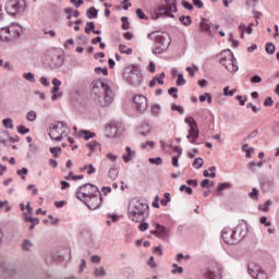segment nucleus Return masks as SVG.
<instances>
[{"mask_svg": "<svg viewBox=\"0 0 279 279\" xmlns=\"http://www.w3.org/2000/svg\"><path fill=\"white\" fill-rule=\"evenodd\" d=\"M222 240L227 245H236L241 241V234L236 233L234 229L225 228L222 230Z\"/></svg>", "mask_w": 279, "mask_h": 279, "instance_id": "11", "label": "nucleus"}, {"mask_svg": "<svg viewBox=\"0 0 279 279\" xmlns=\"http://www.w3.org/2000/svg\"><path fill=\"white\" fill-rule=\"evenodd\" d=\"M226 189H230V183H221L218 185L216 195H219V193H221V191H226Z\"/></svg>", "mask_w": 279, "mask_h": 279, "instance_id": "48", "label": "nucleus"}, {"mask_svg": "<svg viewBox=\"0 0 279 279\" xmlns=\"http://www.w3.org/2000/svg\"><path fill=\"white\" fill-rule=\"evenodd\" d=\"M107 160H110V162H117L119 160V156L114 155L112 153H108L106 155Z\"/></svg>", "mask_w": 279, "mask_h": 279, "instance_id": "51", "label": "nucleus"}, {"mask_svg": "<svg viewBox=\"0 0 279 279\" xmlns=\"http://www.w3.org/2000/svg\"><path fill=\"white\" fill-rule=\"evenodd\" d=\"M136 16H138L142 21H149V16L145 14L141 9H136L135 11Z\"/></svg>", "mask_w": 279, "mask_h": 279, "instance_id": "43", "label": "nucleus"}, {"mask_svg": "<svg viewBox=\"0 0 279 279\" xmlns=\"http://www.w3.org/2000/svg\"><path fill=\"white\" fill-rule=\"evenodd\" d=\"M120 53H125L126 56H132V48H128V46L121 44L119 46Z\"/></svg>", "mask_w": 279, "mask_h": 279, "instance_id": "35", "label": "nucleus"}, {"mask_svg": "<svg viewBox=\"0 0 279 279\" xmlns=\"http://www.w3.org/2000/svg\"><path fill=\"white\" fill-rule=\"evenodd\" d=\"M138 230H140V232H145V231L149 230V223L143 222V221L140 222Z\"/></svg>", "mask_w": 279, "mask_h": 279, "instance_id": "53", "label": "nucleus"}, {"mask_svg": "<svg viewBox=\"0 0 279 279\" xmlns=\"http://www.w3.org/2000/svg\"><path fill=\"white\" fill-rule=\"evenodd\" d=\"M95 29V23L94 22H87L85 27V34H90Z\"/></svg>", "mask_w": 279, "mask_h": 279, "instance_id": "49", "label": "nucleus"}, {"mask_svg": "<svg viewBox=\"0 0 279 279\" xmlns=\"http://www.w3.org/2000/svg\"><path fill=\"white\" fill-rule=\"evenodd\" d=\"M107 217L108 219H111V221L107 220V226H112V223H117V221L120 219L119 215L117 214H108Z\"/></svg>", "mask_w": 279, "mask_h": 279, "instance_id": "29", "label": "nucleus"}, {"mask_svg": "<svg viewBox=\"0 0 279 279\" xmlns=\"http://www.w3.org/2000/svg\"><path fill=\"white\" fill-rule=\"evenodd\" d=\"M154 80H156V84H160V86H162V84H165V72H161L159 75H156Z\"/></svg>", "mask_w": 279, "mask_h": 279, "instance_id": "47", "label": "nucleus"}, {"mask_svg": "<svg viewBox=\"0 0 279 279\" xmlns=\"http://www.w3.org/2000/svg\"><path fill=\"white\" fill-rule=\"evenodd\" d=\"M184 84H186V80H184V75L179 74L177 80V86H184Z\"/></svg>", "mask_w": 279, "mask_h": 279, "instance_id": "56", "label": "nucleus"}, {"mask_svg": "<svg viewBox=\"0 0 279 279\" xmlns=\"http://www.w3.org/2000/svg\"><path fill=\"white\" fill-rule=\"evenodd\" d=\"M265 49L266 53H269V56H274V53H276V46L271 43L266 44Z\"/></svg>", "mask_w": 279, "mask_h": 279, "instance_id": "36", "label": "nucleus"}, {"mask_svg": "<svg viewBox=\"0 0 279 279\" xmlns=\"http://www.w3.org/2000/svg\"><path fill=\"white\" fill-rule=\"evenodd\" d=\"M163 197H165V198H162V199L160 201V204H161V206H167V204H169V202H171V194L168 193V192H166V193L163 194Z\"/></svg>", "mask_w": 279, "mask_h": 279, "instance_id": "42", "label": "nucleus"}, {"mask_svg": "<svg viewBox=\"0 0 279 279\" xmlns=\"http://www.w3.org/2000/svg\"><path fill=\"white\" fill-rule=\"evenodd\" d=\"M95 193L99 194V187L90 183H87L78 187V190L76 191V197L81 202H84L85 199L93 197Z\"/></svg>", "mask_w": 279, "mask_h": 279, "instance_id": "9", "label": "nucleus"}, {"mask_svg": "<svg viewBox=\"0 0 279 279\" xmlns=\"http://www.w3.org/2000/svg\"><path fill=\"white\" fill-rule=\"evenodd\" d=\"M148 162H150V165H156L157 167H160V165H162V158L161 157L149 158Z\"/></svg>", "mask_w": 279, "mask_h": 279, "instance_id": "46", "label": "nucleus"}, {"mask_svg": "<svg viewBox=\"0 0 279 279\" xmlns=\"http://www.w3.org/2000/svg\"><path fill=\"white\" fill-rule=\"evenodd\" d=\"M248 197L251 199H258V190L256 187H253L252 192L248 193Z\"/></svg>", "mask_w": 279, "mask_h": 279, "instance_id": "54", "label": "nucleus"}, {"mask_svg": "<svg viewBox=\"0 0 279 279\" xmlns=\"http://www.w3.org/2000/svg\"><path fill=\"white\" fill-rule=\"evenodd\" d=\"M0 40L2 43H10L12 40V35H10L8 27L0 28Z\"/></svg>", "mask_w": 279, "mask_h": 279, "instance_id": "18", "label": "nucleus"}, {"mask_svg": "<svg viewBox=\"0 0 279 279\" xmlns=\"http://www.w3.org/2000/svg\"><path fill=\"white\" fill-rule=\"evenodd\" d=\"M122 29H130V21H128V16H122Z\"/></svg>", "mask_w": 279, "mask_h": 279, "instance_id": "52", "label": "nucleus"}, {"mask_svg": "<svg viewBox=\"0 0 279 279\" xmlns=\"http://www.w3.org/2000/svg\"><path fill=\"white\" fill-rule=\"evenodd\" d=\"M168 94L174 99H178V87H171L168 89Z\"/></svg>", "mask_w": 279, "mask_h": 279, "instance_id": "58", "label": "nucleus"}, {"mask_svg": "<svg viewBox=\"0 0 279 279\" xmlns=\"http://www.w3.org/2000/svg\"><path fill=\"white\" fill-rule=\"evenodd\" d=\"M29 173V170H27V168H22L20 170H17V175H20L22 178V180H25V178L23 175H27Z\"/></svg>", "mask_w": 279, "mask_h": 279, "instance_id": "60", "label": "nucleus"}, {"mask_svg": "<svg viewBox=\"0 0 279 279\" xmlns=\"http://www.w3.org/2000/svg\"><path fill=\"white\" fill-rule=\"evenodd\" d=\"M86 16H87V19H96V16H97V9H95L94 7L89 8L86 11Z\"/></svg>", "mask_w": 279, "mask_h": 279, "instance_id": "37", "label": "nucleus"}, {"mask_svg": "<svg viewBox=\"0 0 279 279\" xmlns=\"http://www.w3.org/2000/svg\"><path fill=\"white\" fill-rule=\"evenodd\" d=\"M186 71H187L190 77H195V71H198V68L197 66H194V68L187 66Z\"/></svg>", "mask_w": 279, "mask_h": 279, "instance_id": "63", "label": "nucleus"}, {"mask_svg": "<svg viewBox=\"0 0 279 279\" xmlns=\"http://www.w3.org/2000/svg\"><path fill=\"white\" fill-rule=\"evenodd\" d=\"M86 147L90 149V151H97V149H101V145L95 141L86 144Z\"/></svg>", "mask_w": 279, "mask_h": 279, "instance_id": "31", "label": "nucleus"}, {"mask_svg": "<svg viewBox=\"0 0 279 279\" xmlns=\"http://www.w3.org/2000/svg\"><path fill=\"white\" fill-rule=\"evenodd\" d=\"M134 105L136 106L137 110L140 112H145L147 110V107L149 106V102L147 100V97L143 95H137L133 98Z\"/></svg>", "mask_w": 279, "mask_h": 279, "instance_id": "15", "label": "nucleus"}, {"mask_svg": "<svg viewBox=\"0 0 279 279\" xmlns=\"http://www.w3.org/2000/svg\"><path fill=\"white\" fill-rule=\"evenodd\" d=\"M108 178L110 180H117V178H119V168L117 167V165H112L109 168Z\"/></svg>", "mask_w": 279, "mask_h": 279, "instance_id": "19", "label": "nucleus"}, {"mask_svg": "<svg viewBox=\"0 0 279 279\" xmlns=\"http://www.w3.org/2000/svg\"><path fill=\"white\" fill-rule=\"evenodd\" d=\"M180 23H182V25H184L185 27H189V25H191L193 23V20H191V16L189 15H181L179 17Z\"/></svg>", "mask_w": 279, "mask_h": 279, "instance_id": "27", "label": "nucleus"}, {"mask_svg": "<svg viewBox=\"0 0 279 279\" xmlns=\"http://www.w3.org/2000/svg\"><path fill=\"white\" fill-rule=\"evenodd\" d=\"M156 228L158 229V239H165L169 236V231L163 226L157 223Z\"/></svg>", "mask_w": 279, "mask_h": 279, "instance_id": "21", "label": "nucleus"}, {"mask_svg": "<svg viewBox=\"0 0 279 279\" xmlns=\"http://www.w3.org/2000/svg\"><path fill=\"white\" fill-rule=\"evenodd\" d=\"M125 151L126 155H124L122 158L123 161L128 163L132 158H134V151H132V148L130 146H126Z\"/></svg>", "mask_w": 279, "mask_h": 279, "instance_id": "24", "label": "nucleus"}, {"mask_svg": "<svg viewBox=\"0 0 279 279\" xmlns=\"http://www.w3.org/2000/svg\"><path fill=\"white\" fill-rule=\"evenodd\" d=\"M80 136H83L84 141H89V138H95V133L90 131H80Z\"/></svg>", "mask_w": 279, "mask_h": 279, "instance_id": "30", "label": "nucleus"}, {"mask_svg": "<svg viewBox=\"0 0 279 279\" xmlns=\"http://www.w3.org/2000/svg\"><path fill=\"white\" fill-rule=\"evenodd\" d=\"M171 110H177V112H179L180 114H184V107L182 106H178L175 104L171 105Z\"/></svg>", "mask_w": 279, "mask_h": 279, "instance_id": "55", "label": "nucleus"}, {"mask_svg": "<svg viewBox=\"0 0 279 279\" xmlns=\"http://www.w3.org/2000/svg\"><path fill=\"white\" fill-rule=\"evenodd\" d=\"M210 173L208 172V170H204L203 175L204 178H217V173L215 171H217V167L213 166L209 168Z\"/></svg>", "mask_w": 279, "mask_h": 279, "instance_id": "25", "label": "nucleus"}, {"mask_svg": "<svg viewBox=\"0 0 279 279\" xmlns=\"http://www.w3.org/2000/svg\"><path fill=\"white\" fill-rule=\"evenodd\" d=\"M143 131L140 132V134L142 136H147V134H149V132H151V128L149 126V124H145L142 126Z\"/></svg>", "mask_w": 279, "mask_h": 279, "instance_id": "50", "label": "nucleus"}, {"mask_svg": "<svg viewBox=\"0 0 279 279\" xmlns=\"http://www.w3.org/2000/svg\"><path fill=\"white\" fill-rule=\"evenodd\" d=\"M128 215L131 221L141 223L149 217V204H147L146 201L133 198L129 203Z\"/></svg>", "mask_w": 279, "mask_h": 279, "instance_id": "3", "label": "nucleus"}, {"mask_svg": "<svg viewBox=\"0 0 279 279\" xmlns=\"http://www.w3.org/2000/svg\"><path fill=\"white\" fill-rule=\"evenodd\" d=\"M94 276H96V278H101L104 276H106V269H104V267H98L94 269Z\"/></svg>", "mask_w": 279, "mask_h": 279, "instance_id": "34", "label": "nucleus"}, {"mask_svg": "<svg viewBox=\"0 0 279 279\" xmlns=\"http://www.w3.org/2000/svg\"><path fill=\"white\" fill-rule=\"evenodd\" d=\"M175 12H178V0H159L158 3L149 10L153 21H158V19H162V16L175 19V15H173Z\"/></svg>", "mask_w": 279, "mask_h": 279, "instance_id": "2", "label": "nucleus"}, {"mask_svg": "<svg viewBox=\"0 0 279 279\" xmlns=\"http://www.w3.org/2000/svg\"><path fill=\"white\" fill-rule=\"evenodd\" d=\"M48 66L53 70V69H60L62 64H64V59L60 56V52L58 51H51L48 54Z\"/></svg>", "mask_w": 279, "mask_h": 279, "instance_id": "14", "label": "nucleus"}, {"mask_svg": "<svg viewBox=\"0 0 279 279\" xmlns=\"http://www.w3.org/2000/svg\"><path fill=\"white\" fill-rule=\"evenodd\" d=\"M61 97H62V92L51 93V101H58V99H61Z\"/></svg>", "mask_w": 279, "mask_h": 279, "instance_id": "61", "label": "nucleus"}, {"mask_svg": "<svg viewBox=\"0 0 279 279\" xmlns=\"http://www.w3.org/2000/svg\"><path fill=\"white\" fill-rule=\"evenodd\" d=\"M84 170L87 171L88 175H93V173H97V168L93 165H87L84 167Z\"/></svg>", "mask_w": 279, "mask_h": 279, "instance_id": "44", "label": "nucleus"}, {"mask_svg": "<svg viewBox=\"0 0 279 279\" xmlns=\"http://www.w3.org/2000/svg\"><path fill=\"white\" fill-rule=\"evenodd\" d=\"M199 101L202 104H204V101H207V104H213V97L208 93H205L204 95L199 96Z\"/></svg>", "mask_w": 279, "mask_h": 279, "instance_id": "38", "label": "nucleus"}, {"mask_svg": "<svg viewBox=\"0 0 279 279\" xmlns=\"http://www.w3.org/2000/svg\"><path fill=\"white\" fill-rule=\"evenodd\" d=\"M34 247V243H32L29 240H24L22 243V250L24 252H29Z\"/></svg>", "mask_w": 279, "mask_h": 279, "instance_id": "32", "label": "nucleus"}, {"mask_svg": "<svg viewBox=\"0 0 279 279\" xmlns=\"http://www.w3.org/2000/svg\"><path fill=\"white\" fill-rule=\"evenodd\" d=\"M235 93H236V89H231V90H230V87H229V86H227V87L223 88V95H225V97H233Z\"/></svg>", "mask_w": 279, "mask_h": 279, "instance_id": "45", "label": "nucleus"}, {"mask_svg": "<svg viewBox=\"0 0 279 279\" xmlns=\"http://www.w3.org/2000/svg\"><path fill=\"white\" fill-rule=\"evenodd\" d=\"M10 138V133L8 131H0V144L8 145V141Z\"/></svg>", "mask_w": 279, "mask_h": 279, "instance_id": "23", "label": "nucleus"}, {"mask_svg": "<svg viewBox=\"0 0 279 279\" xmlns=\"http://www.w3.org/2000/svg\"><path fill=\"white\" fill-rule=\"evenodd\" d=\"M106 136L107 138H117L119 130L117 129V125L109 124L106 130Z\"/></svg>", "mask_w": 279, "mask_h": 279, "instance_id": "17", "label": "nucleus"}, {"mask_svg": "<svg viewBox=\"0 0 279 279\" xmlns=\"http://www.w3.org/2000/svg\"><path fill=\"white\" fill-rule=\"evenodd\" d=\"M95 73H97L98 75H105L107 76L108 75V69L106 68H95Z\"/></svg>", "mask_w": 279, "mask_h": 279, "instance_id": "59", "label": "nucleus"}, {"mask_svg": "<svg viewBox=\"0 0 279 279\" xmlns=\"http://www.w3.org/2000/svg\"><path fill=\"white\" fill-rule=\"evenodd\" d=\"M49 136L51 141H64L69 136V126L64 122H54L50 125Z\"/></svg>", "mask_w": 279, "mask_h": 279, "instance_id": "6", "label": "nucleus"}, {"mask_svg": "<svg viewBox=\"0 0 279 279\" xmlns=\"http://www.w3.org/2000/svg\"><path fill=\"white\" fill-rule=\"evenodd\" d=\"M19 134H29V129L25 125H19L17 126Z\"/></svg>", "mask_w": 279, "mask_h": 279, "instance_id": "57", "label": "nucleus"}, {"mask_svg": "<svg viewBox=\"0 0 279 279\" xmlns=\"http://www.w3.org/2000/svg\"><path fill=\"white\" fill-rule=\"evenodd\" d=\"M193 167L195 169H202V167H204V159L201 157H197L194 162H193Z\"/></svg>", "mask_w": 279, "mask_h": 279, "instance_id": "40", "label": "nucleus"}, {"mask_svg": "<svg viewBox=\"0 0 279 279\" xmlns=\"http://www.w3.org/2000/svg\"><path fill=\"white\" fill-rule=\"evenodd\" d=\"M160 110H161V108H160V105H158V104H155L150 107V112L154 117H159Z\"/></svg>", "mask_w": 279, "mask_h": 279, "instance_id": "33", "label": "nucleus"}, {"mask_svg": "<svg viewBox=\"0 0 279 279\" xmlns=\"http://www.w3.org/2000/svg\"><path fill=\"white\" fill-rule=\"evenodd\" d=\"M148 40H153L155 43V47L151 49L155 56H160V53H165L171 45V38L169 34L157 31L149 33L147 35Z\"/></svg>", "mask_w": 279, "mask_h": 279, "instance_id": "4", "label": "nucleus"}, {"mask_svg": "<svg viewBox=\"0 0 279 279\" xmlns=\"http://www.w3.org/2000/svg\"><path fill=\"white\" fill-rule=\"evenodd\" d=\"M50 153H52L53 156H60V154H62V148L60 147H51L50 148Z\"/></svg>", "mask_w": 279, "mask_h": 279, "instance_id": "62", "label": "nucleus"}, {"mask_svg": "<svg viewBox=\"0 0 279 279\" xmlns=\"http://www.w3.org/2000/svg\"><path fill=\"white\" fill-rule=\"evenodd\" d=\"M123 77L126 80L128 84H131V86H140L141 82H143V74H141L138 68H126Z\"/></svg>", "mask_w": 279, "mask_h": 279, "instance_id": "7", "label": "nucleus"}, {"mask_svg": "<svg viewBox=\"0 0 279 279\" xmlns=\"http://www.w3.org/2000/svg\"><path fill=\"white\" fill-rule=\"evenodd\" d=\"M92 90L94 95H96L95 101L98 104V106H101V108L112 106L114 102V97H117L114 89H112V83H110L108 80H94L92 82Z\"/></svg>", "mask_w": 279, "mask_h": 279, "instance_id": "1", "label": "nucleus"}, {"mask_svg": "<svg viewBox=\"0 0 279 279\" xmlns=\"http://www.w3.org/2000/svg\"><path fill=\"white\" fill-rule=\"evenodd\" d=\"M2 125L7 130H14V121L12 120V118H7L2 120Z\"/></svg>", "mask_w": 279, "mask_h": 279, "instance_id": "26", "label": "nucleus"}, {"mask_svg": "<svg viewBox=\"0 0 279 279\" xmlns=\"http://www.w3.org/2000/svg\"><path fill=\"white\" fill-rule=\"evenodd\" d=\"M7 29L9 31L11 40H14V38H20L21 34H23V26L16 23H12L10 27H7Z\"/></svg>", "mask_w": 279, "mask_h": 279, "instance_id": "16", "label": "nucleus"}, {"mask_svg": "<svg viewBox=\"0 0 279 279\" xmlns=\"http://www.w3.org/2000/svg\"><path fill=\"white\" fill-rule=\"evenodd\" d=\"M38 117V114L36 113V111L31 110L26 113V119L27 121L34 122L36 121V118Z\"/></svg>", "mask_w": 279, "mask_h": 279, "instance_id": "39", "label": "nucleus"}, {"mask_svg": "<svg viewBox=\"0 0 279 279\" xmlns=\"http://www.w3.org/2000/svg\"><path fill=\"white\" fill-rule=\"evenodd\" d=\"M247 269L250 276H252L254 279H269V276L267 272H265V270H263V268H260V265L254 262L248 263Z\"/></svg>", "mask_w": 279, "mask_h": 279, "instance_id": "12", "label": "nucleus"}, {"mask_svg": "<svg viewBox=\"0 0 279 279\" xmlns=\"http://www.w3.org/2000/svg\"><path fill=\"white\" fill-rule=\"evenodd\" d=\"M24 80L26 82H29L31 84H36V76L32 72H27L23 74Z\"/></svg>", "mask_w": 279, "mask_h": 279, "instance_id": "28", "label": "nucleus"}, {"mask_svg": "<svg viewBox=\"0 0 279 279\" xmlns=\"http://www.w3.org/2000/svg\"><path fill=\"white\" fill-rule=\"evenodd\" d=\"M64 12L66 13V19L68 21H71V19H77V16H80V11L77 10H73L71 8H65Z\"/></svg>", "mask_w": 279, "mask_h": 279, "instance_id": "20", "label": "nucleus"}, {"mask_svg": "<svg viewBox=\"0 0 279 279\" xmlns=\"http://www.w3.org/2000/svg\"><path fill=\"white\" fill-rule=\"evenodd\" d=\"M172 274H179L180 276L184 274V268L182 266H178V264H172Z\"/></svg>", "mask_w": 279, "mask_h": 279, "instance_id": "41", "label": "nucleus"}, {"mask_svg": "<svg viewBox=\"0 0 279 279\" xmlns=\"http://www.w3.org/2000/svg\"><path fill=\"white\" fill-rule=\"evenodd\" d=\"M25 8H27L25 0H9L5 4V12L11 16H16V14L25 12Z\"/></svg>", "mask_w": 279, "mask_h": 279, "instance_id": "8", "label": "nucleus"}, {"mask_svg": "<svg viewBox=\"0 0 279 279\" xmlns=\"http://www.w3.org/2000/svg\"><path fill=\"white\" fill-rule=\"evenodd\" d=\"M102 199L104 198L101 197V192L98 190V193H95L93 196L85 198L83 202L86 204L89 210H97V208L101 206Z\"/></svg>", "mask_w": 279, "mask_h": 279, "instance_id": "13", "label": "nucleus"}, {"mask_svg": "<svg viewBox=\"0 0 279 279\" xmlns=\"http://www.w3.org/2000/svg\"><path fill=\"white\" fill-rule=\"evenodd\" d=\"M202 32H210V24L201 22Z\"/></svg>", "mask_w": 279, "mask_h": 279, "instance_id": "64", "label": "nucleus"}, {"mask_svg": "<svg viewBox=\"0 0 279 279\" xmlns=\"http://www.w3.org/2000/svg\"><path fill=\"white\" fill-rule=\"evenodd\" d=\"M217 60L221 66H223L229 73H236L239 71V64L236 58L230 50H222L218 56Z\"/></svg>", "mask_w": 279, "mask_h": 279, "instance_id": "5", "label": "nucleus"}, {"mask_svg": "<svg viewBox=\"0 0 279 279\" xmlns=\"http://www.w3.org/2000/svg\"><path fill=\"white\" fill-rule=\"evenodd\" d=\"M185 123L190 125V130L187 133L186 138L190 143L195 144L197 143V138H199V129L197 128V121L193 117L185 118Z\"/></svg>", "mask_w": 279, "mask_h": 279, "instance_id": "10", "label": "nucleus"}, {"mask_svg": "<svg viewBox=\"0 0 279 279\" xmlns=\"http://www.w3.org/2000/svg\"><path fill=\"white\" fill-rule=\"evenodd\" d=\"M25 221L31 223L29 230H34V228H36V226H38V223H40V220L38 218H32L29 216H25Z\"/></svg>", "mask_w": 279, "mask_h": 279, "instance_id": "22", "label": "nucleus"}]
</instances>
